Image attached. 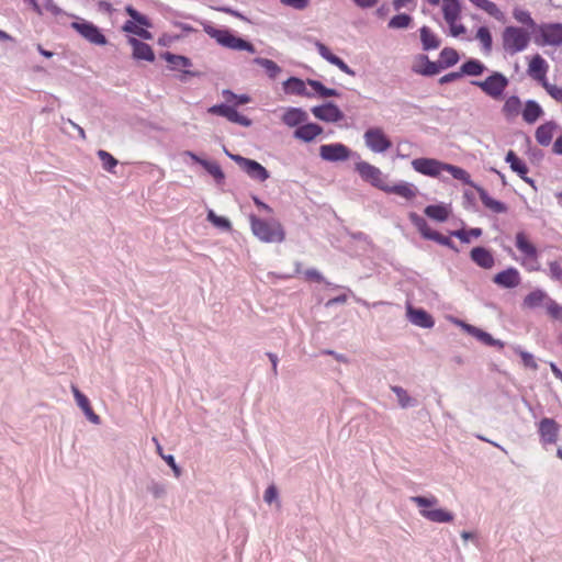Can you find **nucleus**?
<instances>
[{
	"label": "nucleus",
	"mask_w": 562,
	"mask_h": 562,
	"mask_svg": "<svg viewBox=\"0 0 562 562\" xmlns=\"http://www.w3.org/2000/svg\"><path fill=\"white\" fill-rule=\"evenodd\" d=\"M550 276L554 280H561L562 278V268L558 261L549 262Z\"/></svg>",
	"instance_id": "61"
},
{
	"label": "nucleus",
	"mask_w": 562,
	"mask_h": 562,
	"mask_svg": "<svg viewBox=\"0 0 562 562\" xmlns=\"http://www.w3.org/2000/svg\"><path fill=\"white\" fill-rule=\"evenodd\" d=\"M409 217H411V221L413 222V224L416 226V228L418 229V232L422 234V236L425 239H429V240L434 239V237L437 234V232L434 231L428 225V223L426 222L425 218H423L422 216H419V215H417L415 213H412Z\"/></svg>",
	"instance_id": "39"
},
{
	"label": "nucleus",
	"mask_w": 562,
	"mask_h": 562,
	"mask_svg": "<svg viewBox=\"0 0 562 562\" xmlns=\"http://www.w3.org/2000/svg\"><path fill=\"white\" fill-rule=\"evenodd\" d=\"M392 390L396 394L398 403L402 407H407L411 405L412 400L404 389L401 386H393Z\"/></svg>",
	"instance_id": "58"
},
{
	"label": "nucleus",
	"mask_w": 562,
	"mask_h": 562,
	"mask_svg": "<svg viewBox=\"0 0 562 562\" xmlns=\"http://www.w3.org/2000/svg\"><path fill=\"white\" fill-rule=\"evenodd\" d=\"M471 259L481 268H493L495 260L492 252L484 247H474L470 252Z\"/></svg>",
	"instance_id": "31"
},
{
	"label": "nucleus",
	"mask_w": 562,
	"mask_h": 562,
	"mask_svg": "<svg viewBox=\"0 0 562 562\" xmlns=\"http://www.w3.org/2000/svg\"><path fill=\"white\" fill-rule=\"evenodd\" d=\"M201 165L207 170L210 175H212L215 179H223L224 173L221 167L215 162H210L207 160L201 161Z\"/></svg>",
	"instance_id": "57"
},
{
	"label": "nucleus",
	"mask_w": 562,
	"mask_h": 562,
	"mask_svg": "<svg viewBox=\"0 0 562 562\" xmlns=\"http://www.w3.org/2000/svg\"><path fill=\"white\" fill-rule=\"evenodd\" d=\"M462 77V72L459 71H453V72H449L445 76H442L440 79H439V82L441 85H445V83H448V82H452V81H456L458 79H460Z\"/></svg>",
	"instance_id": "63"
},
{
	"label": "nucleus",
	"mask_w": 562,
	"mask_h": 562,
	"mask_svg": "<svg viewBox=\"0 0 562 562\" xmlns=\"http://www.w3.org/2000/svg\"><path fill=\"white\" fill-rule=\"evenodd\" d=\"M393 8L395 11H400L403 8H407L409 10H415L416 8V0H394L393 1Z\"/></svg>",
	"instance_id": "59"
},
{
	"label": "nucleus",
	"mask_w": 562,
	"mask_h": 562,
	"mask_svg": "<svg viewBox=\"0 0 562 562\" xmlns=\"http://www.w3.org/2000/svg\"><path fill=\"white\" fill-rule=\"evenodd\" d=\"M505 160L509 164L510 169L516 172L525 182L532 183V180L527 177L529 169L526 162L520 159L513 150L507 153Z\"/></svg>",
	"instance_id": "28"
},
{
	"label": "nucleus",
	"mask_w": 562,
	"mask_h": 562,
	"mask_svg": "<svg viewBox=\"0 0 562 562\" xmlns=\"http://www.w3.org/2000/svg\"><path fill=\"white\" fill-rule=\"evenodd\" d=\"M383 191L386 193L396 194L406 200H413L418 192L417 188L414 184L407 182H401L394 186H390L386 183Z\"/></svg>",
	"instance_id": "30"
},
{
	"label": "nucleus",
	"mask_w": 562,
	"mask_h": 562,
	"mask_svg": "<svg viewBox=\"0 0 562 562\" xmlns=\"http://www.w3.org/2000/svg\"><path fill=\"white\" fill-rule=\"evenodd\" d=\"M278 497V491H277V487L274 485H270L266 492H265V495H263V498H265V502L267 503H272L276 498Z\"/></svg>",
	"instance_id": "64"
},
{
	"label": "nucleus",
	"mask_w": 562,
	"mask_h": 562,
	"mask_svg": "<svg viewBox=\"0 0 562 562\" xmlns=\"http://www.w3.org/2000/svg\"><path fill=\"white\" fill-rule=\"evenodd\" d=\"M224 94L226 97V101L233 103L234 106L246 104L250 101V98L246 94L236 95L231 91H225Z\"/></svg>",
	"instance_id": "56"
},
{
	"label": "nucleus",
	"mask_w": 562,
	"mask_h": 562,
	"mask_svg": "<svg viewBox=\"0 0 562 562\" xmlns=\"http://www.w3.org/2000/svg\"><path fill=\"white\" fill-rule=\"evenodd\" d=\"M494 283L499 286L512 289L519 285L521 278L516 268H508L496 273L493 278Z\"/></svg>",
	"instance_id": "19"
},
{
	"label": "nucleus",
	"mask_w": 562,
	"mask_h": 562,
	"mask_svg": "<svg viewBox=\"0 0 562 562\" xmlns=\"http://www.w3.org/2000/svg\"><path fill=\"white\" fill-rule=\"evenodd\" d=\"M548 71L549 64L540 54L531 56L528 61L527 75L538 82L554 101L562 102V86L550 83L547 77Z\"/></svg>",
	"instance_id": "2"
},
{
	"label": "nucleus",
	"mask_w": 562,
	"mask_h": 562,
	"mask_svg": "<svg viewBox=\"0 0 562 562\" xmlns=\"http://www.w3.org/2000/svg\"><path fill=\"white\" fill-rule=\"evenodd\" d=\"M458 52L452 47H445L439 55V65L441 69L452 67L459 61Z\"/></svg>",
	"instance_id": "42"
},
{
	"label": "nucleus",
	"mask_w": 562,
	"mask_h": 562,
	"mask_svg": "<svg viewBox=\"0 0 562 562\" xmlns=\"http://www.w3.org/2000/svg\"><path fill=\"white\" fill-rule=\"evenodd\" d=\"M473 5L483 10L499 22H505V14L498 5L491 0H469Z\"/></svg>",
	"instance_id": "34"
},
{
	"label": "nucleus",
	"mask_w": 562,
	"mask_h": 562,
	"mask_svg": "<svg viewBox=\"0 0 562 562\" xmlns=\"http://www.w3.org/2000/svg\"><path fill=\"white\" fill-rule=\"evenodd\" d=\"M413 19L412 16H409L408 14H397V15H394L390 21H389V24L387 26L390 29H406L411 25Z\"/></svg>",
	"instance_id": "50"
},
{
	"label": "nucleus",
	"mask_w": 562,
	"mask_h": 562,
	"mask_svg": "<svg viewBox=\"0 0 562 562\" xmlns=\"http://www.w3.org/2000/svg\"><path fill=\"white\" fill-rule=\"evenodd\" d=\"M441 11L446 23L449 25L451 36L458 37L467 32L460 23L462 7L460 0H442Z\"/></svg>",
	"instance_id": "8"
},
{
	"label": "nucleus",
	"mask_w": 562,
	"mask_h": 562,
	"mask_svg": "<svg viewBox=\"0 0 562 562\" xmlns=\"http://www.w3.org/2000/svg\"><path fill=\"white\" fill-rule=\"evenodd\" d=\"M281 3L296 10H304L307 8L310 1L308 0H281Z\"/></svg>",
	"instance_id": "60"
},
{
	"label": "nucleus",
	"mask_w": 562,
	"mask_h": 562,
	"mask_svg": "<svg viewBox=\"0 0 562 562\" xmlns=\"http://www.w3.org/2000/svg\"><path fill=\"white\" fill-rule=\"evenodd\" d=\"M441 66L439 63L431 61L426 55H420L413 65V71L423 76H435L439 74Z\"/></svg>",
	"instance_id": "24"
},
{
	"label": "nucleus",
	"mask_w": 562,
	"mask_h": 562,
	"mask_svg": "<svg viewBox=\"0 0 562 562\" xmlns=\"http://www.w3.org/2000/svg\"><path fill=\"white\" fill-rule=\"evenodd\" d=\"M475 38L480 42L482 52L490 55L493 49V37L488 27L480 26L475 33Z\"/></svg>",
	"instance_id": "38"
},
{
	"label": "nucleus",
	"mask_w": 562,
	"mask_h": 562,
	"mask_svg": "<svg viewBox=\"0 0 562 562\" xmlns=\"http://www.w3.org/2000/svg\"><path fill=\"white\" fill-rule=\"evenodd\" d=\"M165 59L172 65L173 68H186L188 66L191 65L190 63V59L184 57V56H180V55H175V54H171V53H166L165 54Z\"/></svg>",
	"instance_id": "52"
},
{
	"label": "nucleus",
	"mask_w": 562,
	"mask_h": 562,
	"mask_svg": "<svg viewBox=\"0 0 562 562\" xmlns=\"http://www.w3.org/2000/svg\"><path fill=\"white\" fill-rule=\"evenodd\" d=\"M486 70L485 65L477 59H469L462 64L460 72L467 76H481Z\"/></svg>",
	"instance_id": "41"
},
{
	"label": "nucleus",
	"mask_w": 562,
	"mask_h": 562,
	"mask_svg": "<svg viewBox=\"0 0 562 562\" xmlns=\"http://www.w3.org/2000/svg\"><path fill=\"white\" fill-rule=\"evenodd\" d=\"M315 46L317 48L318 54L326 59L328 63L337 66L342 72L353 76V70L339 57L334 55L330 49L321 42H315Z\"/></svg>",
	"instance_id": "20"
},
{
	"label": "nucleus",
	"mask_w": 562,
	"mask_h": 562,
	"mask_svg": "<svg viewBox=\"0 0 562 562\" xmlns=\"http://www.w3.org/2000/svg\"><path fill=\"white\" fill-rule=\"evenodd\" d=\"M323 133V127L316 123L302 124L294 131V137L311 143Z\"/></svg>",
	"instance_id": "23"
},
{
	"label": "nucleus",
	"mask_w": 562,
	"mask_h": 562,
	"mask_svg": "<svg viewBox=\"0 0 562 562\" xmlns=\"http://www.w3.org/2000/svg\"><path fill=\"white\" fill-rule=\"evenodd\" d=\"M251 231L256 237L265 243H281L285 234L282 225L277 221L267 222L256 216H250Z\"/></svg>",
	"instance_id": "6"
},
{
	"label": "nucleus",
	"mask_w": 562,
	"mask_h": 562,
	"mask_svg": "<svg viewBox=\"0 0 562 562\" xmlns=\"http://www.w3.org/2000/svg\"><path fill=\"white\" fill-rule=\"evenodd\" d=\"M307 85L313 89L314 93L317 94L319 98H329V97H338L339 92L336 89L327 88L325 87L321 81L317 80H307Z\"/></svg>",
	"instance_id": "44"
},
{
	"label": "nucleus",
	"mask_w": 562,
	"mask_h": 562,
	"mask_svg": "<svg viewBox=\"0 0 562 562\" xmlns=\"http://www.w3.org/2000/svg\"><path fill=\"white\" fill-rule=\"evenodd\" d=\"M412 502L419 507L420 515L432 522H451L453 520V514L443 509L437 508L438 499L435 496H414Z\"/></svg>",
	"instance_id": "5"
},
{
	"label": "nucleus",
	"mask_w": 562,
	"mask_h": 562,
	"mask_svg": "<svg viewBox=\"0 0 562 562\" xmlns=\"http://www.w3.org/2000/svg\"><path fill=\"white\" fill-rule=\"evenodd\" d=\"M513 16L518 23L530 27L532 30V35H535V27H537L539 24L535 22L530 12L522 9H515L513 11Z\"/></svg>",
	"instance_id": "45"
},
{
	"label": "nucleus",
	"mask_w": 562,
	"mask_h": 562,
	"mask_svg": "<svg viewBox=\"0 0 562 562\" xmlns=\"http://www.w3.org/2000/svg\"><path fill=\"white\" fill-rule=\"evenodd\" d=\"M516 352L520 356L521 362L526 368H530L535 371L538 369V364L531 353L519 348L516 349Z\"/></svg>",
	"instance_id": "55"
},
{
	"label": "nucleus",
	"mask_w": 562,
	"mask_h": 562,
	"mask_svg": "<svg viewBox=\"0 0 562 562\" xmlns=\"http://www.w3.org/2000/svg\"><path fill=\"white\" fill-rule=\"evenodd\" d=\"M540 442L543 447L557 443L560 434V425L549 417L542 418L538 424Z\"/></svg>",
	"instance_id": "14"
},
{
	"label": "nucleus",
	"mask_w": 562,
	"mask_h": 562,
	"mask_svg": "<svg viewBox=\"0 0 562 562\" xmlns=\"http://www.w3.org/2000/svg\"><path fill=\"white\" fill-rule=\"evenodd\" d=\"M463 329L475 337L477 340L483 342L486 346L497 347L498 349H503L505 344L502 340L495 339L488 333L473 326L470 324H462Z\"/></svg>",
	"instance_id": "21"
},
{
	"label": "nucleus",
	"mask_w": 562,
	"mask_h": 562,
	"mask_svg": "<svg viewBox=\"0 0 562 562\" xmlns=\"http://www.w3.org/2000/svg\"><path fill=\"white\" fill-rule=\"evenodd\" d=\"M355 168L364 181L383 191L386 181L384 175L378 167L367 161H359L356 164Z\"/></svg>",
	"instance_id": "13"
},
{
	"label": "nucleus",
	"mask_w": 562,
	"mask_h": 562,
	"mask_svg": "<svg viewBox=\"0 0 562 562\" xmlns=\"http://www.w3.org/2000/svg\"><path fill=\"white\" fill-rule=\"evenodd\" d=\"M474 86L479 87L486 95L494 100H499L508 87V79L505 75L494 71L486 79L482 81H473Z\"/></svg>",
	"instance_id": "9"
},
{
	"label": "nucleus",
	"mask_w": 562,
	"mask_h": 562,
	"mask_svg": "<svg viewBox=\"0 0 562 562\" xmlns=\"http://www.w3.org/2000/svg\"><path fill=\"white\" fill-rule=\"evenodd\" d=\"M551 300V297L548 295V293L541 289H536L528 293L522 302L524 307L526 308H537L540 306L547 307L548 302Z\"/></svg>",
	"instance_id": "26"
},
{
	"label": "nucleus",
	"mask_w": 562,
	"mask_h": 562,
	"mask_svg": "<svg viewBox=\"0 0 562 562\" xmlns=\"http://www.w3.org/2000/svg\"><path fill=\"white\" fill-rule=\"evenodd\" d=\"M425 214L439 222H445L449 216L447 207L442 205H428L425 209Z\"/></svg>",
	"instance_id": "46"
},
{
	"label": "nucleus",
	"mask_w": 562,
	"mask_h": 562,
	"mask_svg": "<svg viewBox=\"0 0 562 562\" xmlns=\"http://www.w3.org/2000/svg\"><path fill=\"white\" fill-rule=\"evenodd\" d=\"M480 200L485 207L494 213L507 212V206L503 202L493 199L485 191L480 192Z\"/></svg>",
	"instance_id": "43"
},
{
	"label": "nucleus",
	"mask_w": 562,
	"mask_h": 562,
	"mask_svg": "<svg viewBox=\"0 0 562 562\" xmlns=\"http://www.w3.org/2000/svg\"><path fill=\"white\" fill-rule=\"evenodd\" d=\"M521 108V100L517 95H510L505 100L502 113L506 120L512 121L520 114Z\"/></svg>",
	"instance_id": "35"
},
{
	"label": "nucleus",
	"mask_w": 562,
	"mask_h": 562,
	"mask_svg": "<svg viewBox=\"0 0 562 562\" xmlns=\"http://www.w3.org/2000/svg\"><path fill=\"white\" fill-rule=\"evenodd\" d=\"M255 63L261 66L270 78H276L281 71V68L277 65V63L271 59L258 57L255 59Z\"/></svg>",
	"instance_id": "47"
},
{
	"label": "nucleus",
	"mask_w": 562,
	"mask_h": 562,
	"mask_svg": "<svg viewBox=\"0 0 562 562\" xmlns=\"http://www.w3.org/2000/svg\"><path fill=\"white\" fill-rule=\"evenodd\" d=\"M98 157L102 161V167L104 170L109 172H114V168L117 166L119 161L114 158L110 153L100 149L98 151Z\"/></svg>",
	"instance_id": "48"
},
{
	"label": "nucleus",
	"mask_w": 562,
	"mask_h": 562,
	"mask_svg": "<svg viewBox=\"0 0 562 562\" xmlns=\"http://www.w3.org/2000/svg\"><path fill=\"white\" fill-rule=\"evenodd\" d=\"M412 167L416 172L432 178L439 177L442 171H447L464 184H471V176L467 170L435 158H416L412 161Z\"/></svg>",
	"instance_id": "1"
},
{
	"label": "nucleus",
	"mask_w": 562,
	"mask_h": 562,
	"mask_svg": "<svg viewBox=\"0 0 562 562\" xmlns=\"http://www.w3.org/2000/svg\"><path fill=\"white\" fill-rule=\"evenodd\" d=\"M516 248L524 255L522 266L528 271H538L540 269L538 262V250L524 232H518L515 236Z\"/></svg>",
	"instance_id": "10"
},
{
	"label": "nucleus",
	"mask_w": 562,
	"mask_h": 562,
	"mask_svg": "<svg viewBox=\"0 0 562 562\" xmlns=\"http://www.w3.org/2000/svg\"><path fill=\"white\" fill-rule=\"evenodd\" d=\"M71 27L92 44L105 45L108 42L99 27L91 22L78 18L77 21L71 23Z\"/></svg>",
	"instance_id": "12"
},
{
	"label": "nucleus",
	"mask_w": 562,
	"mask_h": 562,
	"mask_svg": "<svg viewBox=\"0 0 562 562\" xmlns=\"http://www.w3.org/2000/svg\"><path fill=\"white\" fill-rule=\"evenodd\" d=\"M522 120L527 124L536 123L543 114V109L535 100H528L521 108Z\"/></svg>",
	"instance_id": "29"
},
{
	"label": "nucleus",
	"mask_w": 562,
	"mask_h": 562,
	"mask_svg": "<svg viewBox=\"0 0 562 562\" xmlns=\"http://www.w3.org/2000/svg\"><path fill=\"white\" fill-rule=\"evenodd\" d=\"M203 31L215 42L226 48L233 50H247L249 53H255L254 45L236 35H234L229 30L226 29H217L212 24H203Z\"/></svg>",
	"instance_id": "4"
},
{
	"label": "nucleus",
	"mask_w": 562,
	"mask_h": 562,
	"mask_svg": "<svg viewBox=\"0 0 562 562\" xmlns=\"http://www.w3.org/2000/svg\"><path fill=\"white\" fill-rule=\"evenodd\" d=\"M229 108V104H216L211 108H209L207 112L211 114H216L221 116H226L227 110Z\"/></svg>",
	"instance_id": "62"
},
{
	"label": "nucleus",
	"mask_w": 562,
	"mask_h": 562,
	"mask_svg": "<svg viewBox=\"0 0 562 562\" xmlns=\"http://www.w3.org/2000/svg\"><path fill=\"white\" fill-rule=\"evenodd\" d=\"M548 315L555 321L562 323V305L551 299L546 307Z\"/></svg>",
	"instance_id": "53"
},
{
	"label": "nucleus",
	"mask_w": 562,
	"mask_h": 562,
	"mask_svg": "<svg viewBox=\"0 0 562 562\" xmlns=\"http://www.w3.org/2000/svg\"><path fill=\"white\" fill-rule=\"evenodd\" d=\"M207 220L216 227L231 229V222L226 217L217 216L212 210L207 212Z\"/></svg>",
	"instance_id": "54"
},
{
	"label": "nucleus",
	"mask_w": 562,
	"mask_h": 562,
	"mask_svg": "<svg viewBox=\"0 0 562 562\" xmlns=\"http://www.w3.org/2000/svg\"><path fill=\"white\" fill-rule=\"evenodd\" d=\"M311 112L317 120L327 123H337L344 119V113L341 110L331 102L318 106H313Z\"/></svg>",
	"instance_id": "17"
},
{
	"label": "nucleus",
	"mask_w": 562,
	"mask_h": 562,
	"mask_svg": "<svg viewBox=\"0 0 562 562\" xmlns=\"http://www.w3.org/2000/svg\"><path fill=\"white\" fill-rule=\"evenodd\" d=\"M557 130V124L553 121H548L537 127L535 138L541 146L550 145L553 134Z\"/></svg>",
	"instance_id": "32"
},
{
	"label": "nucleus",
	"mask_w": 562,
	"mask_h": 562,
	"mask_svg": "<svg viewBox=\"0 0 562 562\" xmlns=\"http://www.w3.org/2000/svg\"><path fill=\"white\" fill-rule=\"evenodd\" d=\"M128 44L133 48V57L138 60L154 61L155 53L153 48L135 37H128Z\"/></svg>",
	"instance_id": "22"
},
{
	"label": "nucleus",
	"mask_w": 562,
	"mask_h": 562,
	"mask_svg": "<svg viewBox=\"0 0 562 562\" xmlns=\"http://www.w3.org/2000/svg\"><path fill=\"white\" fill-rule=\"evenodd\" d=\"M452 236L459 238L462 243H470L471 237L477 238L482 235L481 228L459 229L451 233Z\"/></svg>",
	"instance_id": "51"
},
{
	"label": "nucleus",
	"mask_w": 562,
	"mask_h": 562,
	"mask_svg": "<svg viewBox=\"0 0 562 562\" xmlns=\"http://www.w3.org/2000/svg\"><path fill=\"white\" fill-rule=\"evenodd\" d=\"M419 33L424 50L437 49L440 46V38L431 31L430 27L424 25L420 27Z\"/></svg>",
	"instance_id": "37"
},
{
	"label": "nucleus",
	"mask_w": 562,
	"mask_h": 562,
	"mask_svg": "<svg viewBox=\"0 0 562 562\" xmlns=\"http://www.w3.org/2000/svg\"><path fill=\"white\" fill-rule=\"evenodd\" d=\"M350 149L341 144H327L319 147V156L326 161H344L350 157Z\"/></svg>",
	"instance_id": "16"
},
{
	"label": "nucleus",
	"mask_w": 562,
	"mask_h": 562,
	"mask_svg": "<svg viewBox=\"0 0 562 562\" xmlns=\"http://www.w3.org/2000/svg\"><path fill=\"white\" fill-rule=\"evenodd\" d=\"M71 391L77 405L83 411L87 418L95 425L100 424V417L93 412L88 397L76 385H71Z\"/></svg>",
	"instance_id": "25"
},
{
	"label": "nucleus",
	"mask_w": 562,
	"mask_h": 562,
	"mask_svg": "<svg viewBox=\"0 0 562 562\" xmlns=\"http://www.w3.org/2000/svg\"><path fill=\"white\" fill-rule=\"evenodd\" d=\"M125 12L132 18V21H126L123 25V31L137 35L142 26L150 27L151 23L147 16L140 14L132 5L125 8Z\"/></svg>",
	"instance_id": "18"
},
{
	"label": "nucleus",
	"mask_w": 562,
	"mask_h": 562,
	"mask_svg": "<svg viewBox=\"0 0 562 562\" xmlns=\"http://www.w3.org/2000/svg\"><path fill=\"white\" fill-rule=\"evenodd\" d=\"M367 147L373 153H384L392 147V142L381 127H371L363 135Z\"/></svg>",
	"instance_id": "11"
},
{
	"label": "nucleus",
	"mask_w": 562,
	"mask_h": 562,
	"mask_svg": "<svg viewBox=\"0 0 562 562\" xmlns=\"http://www.w3.org/2000/svg\"><path fill=\"white\" fill-rule=\"evenodd\" d=\"M284 87L288 92L305 95L307 98L313 97V94L306 90V83L299 78L292 77L288 79L284 83Z\"/></svg>",
	"instance_id": "40"
},
{
	"label": "nucleus",
	"mask_w": 562,
	"mask_h": 562,
	"mask_svg": "<svg viewBox=\"0 0 562 562\" xmlns=\"http://www.w3.org/2000/svg\"><path fill=\"white\" fill-rule=\"evenodd\" d=\"M307 113L300 108H289L282 115V122L289 127H299L307 121Z\"/></svg>",
	"instance_id": "27"
},
{
	"label": "nucleus",
	"mask_w": 562,
	"mask_h": 562,
	"mask_svg": "<svg viewBox=\"0 0 562 562\" xmlns=\"http://www.w3.org/2000/svg\"><path fill=\"white\" fill-rule=\"evenodd\" d=\"M473 5L483 10L499 22H505V14L498 5L491 0H469Z\"/></svg>",
	"instance_id": "33"
},
{
	"label": "nucleus",
	"mask_w": 562,
	"mask_h": 562,
	"mask_svg": "<svg viewBox=\"0 0 562 562\" xmlns=\"http://www.w3.org/2000/svg\"><path fill=\"white\" fill-rule=\"evenodd\" d=\"M225 117L229 122L239 124L241 126H249L251 124V121L245 115L238 113L234 105H229Z\"/></svg>",
	"instance_id": "49"
},
{
	"label": "nucleus",
	"mask_w": 562,
	"mask_h": 562,
	"mask_svg": "<svg viewBox=\"0 0 562 562\" xmlns=\"http://www.w3.org/2000/svg\"><path fill=\"white\" fill-rule=\"evenodd\" d=\"M409 321L423 328H431L434 326V319L426 311L422 308H408Z\"/></svg>",
	"instance_id": "36"
},
{
	"label": "nucleus",
	"mask_w": 562,
	"mask_h": 562,
	"mask_svg": "<svg viewBox=\"0 0 562 562\" xmlns=\"http://www.w3.org/2000/svg\"><path fill=\"white\" fill-rule=\"evenodd\" d=\"M533 42L538 46H562V23H540L535 27Z\"/></svg>",
	"instance_id": "7"
},
{
	"label": "nucleus",
	"mask_w": 562,
	"mask_h": 562,
	"mask_svg": "<svg viewBox=\"0 0 562 562\" xmlns=\"http://www.w3.org/2000/svg\"><path fill=\"white\" fill-rule=\"evenodd\" d=\"M501 40L503 50L513 56L527 49L531 34L521 26L508 25L502 31Z\"/></svg>",
	"instance_id": "3"
},
{
	"label": "nucleus",
	"mask_w": 562,
	"mask_h": 562,
	"mask_svg": "<svg viewBox=\"0 0 562 562\" xmlns=\"http://www.w3.org/2000/svg\"><path fill=\"white\" fill-rule=\"evenodd\" d=\"M231 157L241 167V169L250 178L261 182L266 181L269 178L268 170L256 160L244 158L238 155H232Z\"/></svg>",
	"instance_id": "15"
}]
</instances>
